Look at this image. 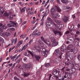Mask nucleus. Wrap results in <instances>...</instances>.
Wrapping results in <instances>:
<instances>
[{
    "mask_svg": "<svg viewBox=\"0 0 80 80\" xmlns=\"http://www.w3.org/2000/svg\"><path fill=\"white\" fill-rule=\"evenodd\" d=\"M58 15V13H52V14H51L53 18H56Z\"/></svg>",
    "mask_w": 80,
    "mask_h": 80,
    "instance_id": "9b49d317",
    "label": "nucleus"
},
{
    "mask_svg": "<svg viewBox=\"0 0 80 80\" xmlns=\"http://www.w3.org/2000/svg\"><path fill=\"white\" fill-rule=\"evenodd\" d=\"M49 77V79H47V80H50V78H51V77H52V74H50Z\"/></svg>",
    "mask_w": 80,
    "mask_h": 80,
    "instance_id": "5fc2aeb1",
    "label": "nucleus"
},
{
    "mask_svg": "<svg viewBox=\"0 0 80 80\" xmlns=\"http://www.w3.org/2000/svg\"><path fill=\"white\" fill-rule=\"evenodd\" d=\"M10 22H11L10 23V24H11V25H13V26L12 27H14V26H16V23L14 22H12L11 21H10Z\"/></svg>",
    "mask_w": 80,
    "mask_h": 80,
    "instance_id": "393cba45",
    "label": "nucleus"
},
{
    "mask_svg": "<svg viewBox=\"0 0 80 80\" xmlns=\"http://www.w3.org/2000/svg\"><path fill=\"white\" fill-rule=\"evenodd\" d=\"M68 33H70V31H67L65 33V34L66 35L68 34Z\"/></svg>",
    "mask_w": 80,
    "mask_h": 80,
    "instance_id": "4d7b16f0",
    "label": "nucleus"
},
{
    "mask_svg": "<svg viewBox=\"0 0 80 80\" xmlns=\"http://www.w3.org/2000/svg\"><path fill=\"white\" fill-rule=\"evenodd\" d=\"M59 31H54V33L55 35H56V34H57V33H58V32Z\"/></svg>",
    "mask_w": 80,
    "mask_h": 80,
    "instance_id": "ea45409f",
    "label": "nucleus"
},
{
    "mask_svg": "<svg viewBox=\"0 0 80 80\" xmlns=\"http://www.w3.org/2000/svg\"><path fill=\"white\" fill-rule=\"evenodd\" d=\"M78 52V49L76 48H75L73 51V53L74 54H76Z\"/></svg>",
    "mask_w": 80,
    "mask_h": 80,
    "instance_id": "5701e85b",
    "label": "nucleus"
},
{
    "mask_svg": "<svg viewBox=\"0 0 80 80\" xmlns=\"http://www.w3.org/2000/svg\"><path fill=\"white\" fill-rule=\"evenodd\" d=\"M52 36H53V35H50V36H49L50 38H51V39L53 38V37H52Z\"/></svg>",
    "mask_w": 80,
    "mask_h": 80,
    "instance_id": "680f3d73",
    "label": "nucleus"
},
{
    "mask_svg": "<svg viewBox=\"0 0 80 80\" xmlns=\"http://www.w3.org/2000/svg\"><path fill=\"white\" fill-rule=\"evenodd\" d=\"M27 48V47H26V46H25V45L22 47V49L23 50H25L26 48Z\"/></svg>",
    "mask_w": 80,
    "mask_h": 80,
    "instance_id": "8fccbe9b",
    "label": "nucleus"
},
{
    "mask_svg": "<svg viewBox=\"0 0 80 80\" xmlns=\"http://www.w3.org/2000/svg\"><path fill=\"white\" fill-rule=\"evenodd\" d=\"M72 47L73 45H69L67 48V49L68 50H68H70L71 48H72Z\"/></svg>",
    "mask_w": 80,
    "mask_h": 80,
    "instance_id": "412c9836",
    "label": "nucleus"
},
{
    "mask_svg": "<svg viewBox=\"0 0 80 80\" xmlns=\"http://www.w3.org/2000/svg\"><path fill=\"white\" fill-rule=\"evenodd\" d=\"M27 51L28 53L31 54V55L32 56V57L33 58H34V57H35L37 61H39V60H40L41 58V56H40V55H34L31 51L28 50H27Z\"/></svg>",
    "mask_w": 80,
    "mask_h": 80,
    "instance_id": "f257e3e1",
    "label": "nucleus"
},
{
    "mask_svg": "<svg viewBox=\"0 0 80 80\" xmlns=\"http://www.w3.org/2000/svg\"><path fill=\"white\" fill-rule=\"evenodd\" d=\"M22 76H23L24 77H27L28 75H29V73H26V74H21Z\"/></svg>",
    "mask_w": 80,
    "mask_h": 80,
    "instance_id": "7c9ffc66",
    "label": "nucleus"
},
{
    "mask_svg": "<svg viewBox=\"0 0 80 80\" xmlns=\"http://www.w3.org/2000/svg\"><path fill=\"white\" fill-rule=\"evenodd\" d=\"M67 78H71V75H70V73H67Z\"/></svg>",
    "mask_w": 80,
    "mask_h": 80,
    "instance_id": "f704fd0d",
    "label": "nucleus"
},
{
    "mask_svg": "<svg viewBox=\"0 0 80 80\" xmlns=\"http://www.w3.org/2000/svg\"><path fill=\"white\" fill-rule=\"evenodd\" d=\"M37 31H38V29H36L35 31L34 32H33V33H32V35H36V34H35V33H36V32H37Z\"/></svg>",
    "mask_w": 80,
    "mask_h": 80,
    "instance_id": "473e14b6",
    "label": "nucleus"
},
{
    "mask_svg": "<svg viewBox=\"0 0 80 80\" xmlns=\"http://www.w3.org/2000/svg\"><path fill=\"white\" fill-rule=\"evenodd\" d=\"M27 23V21H24L22 23V25H25Z\"/></svg>",
    "mask_w": 80,
    "mask_h": 80,
    "instance_id": "e2e57ef3",
    "label": "nucleus"
},
{
    "mask_svg": "<svg viewBox=\"0 0 80 80\" xmlns=\"http://www.w3.org/2000/svg\"><path fill=\"white\" fill-rule=\"evenodd\" d=\"M23 44V41L20 40L17 43L18 47H19L21 45Z\"/></svg>",
    "mask_w": 80,
    "mask_h": 80,
    "instance_id": "f8f14e48",
    "label": "nucleus"
},
{
    "mask_svg": "<svg viewBox=\"0 0 80 80\" xmlns=\"http://www.w3.org/2000/svg\"><path fill=\"white\" fill-rule=\"evenodd\" d=\"M55 7L56 8V9L57 10L58 12H61V10H62L60 9V7H59L58 6L55 5Z\"/></svg>",
    "mask_w": 80,
    "mask_h": 80,
    "instance_id": "2eb2a0df",
    "label": "nucleus"
},
{
    "mask_svg": "<svg viewBox=\"0 0 80 80\" xmlns=\"http://www.w3.org/2000/svg\"><path fill=\"white\" fill-rule=\"evenodd\" d=\"M80 30H77L76 32V34H79V33H80Z\"/></svg>",
    "mask_w": 80,
    "mask_h": 80,
    "instance_id": "de8ad7c7",
    "label": "nucleus"
},
{
    "mask_svg": "<svg viewBox=\"0 0 80 80\" xmlns=\"http://www.w3.org/2000/svg\"><path fill=\"white\" fill-rule=\"evenodd\" d=\"M59 61L58 60V59H56L55 60V62L56 63H59Z\"/></svg>",
    "mask_w": 80,
    "mask_h": 80,
    "instance_id": "72a5a7b5",
    "label": "nucleus"
},
{
    "mask_svg": "<svg viewBox=\"0 0 80 80\" xmlns=\"http://www.w3.org/2000/svg\"><path fill=\"white\" fill-rule=\"evenodd\" d=\"M62 10H67V9H70V7L68 6H62Z\"/></svg>",
    "mask_w": 80,
    "mask_h": 80,
    "instance_id": "dca6fc26",
    "label": "nucleus"
},
{
    "mask_svg": "<svg viewBox=\"0 0 80 80\" xmlns=\"http://www.w3.org/2000/svg\"><path fill=\"white\" fill-rule=\"evenodd\" d=\"M58 33H59L60 36H61V35H62V33H61L60 32H59Z\"/></svg>",
    "mask_w": 80,
    "mask_h": 80,
    "instance_id": "338daca9",
    "label": "nucleus"
},
{
    "mask_svg": "<svg viewBox=\"0 0 80 80\" xmlns=\"http://www.w3.org/2000/svg\"><path fill=\"white\" fill-rule=\"evenodd\" d=\"M17 38H16L15 39V40H14V44H16V43H17Z\"/></svg>",
    "mask_w": 80,
    "mask_h": 80,
    "instance_id": "864d4df0",
    "label": "nucleus"
},
{
    "mask_svg": "<svg viewBox=\"0 0 80 80\" xmlns=\"http://www.w3.org/2000/svg\"><path fill=\"white\" fill-rule=\"evenodd\" d=\"M68 41L67 42V44H70L71 43V44H73L75 42V39H74V38L72 37H71L68 38Z\"/></svg>",
    "mask_w": 80,
    "mask_h": 80,
    "instance_id": "f03ea898",
    "label": "nucleus"
},
{
    "mask_svg": "<svg viewBox=\"0 0 80 80\" xmlns=\"http://www.w3.org/2000/svg\"><path fill=\"white\" fill-rule=\"evenodd\" d=\"M32 42H33V39H31L29 42V43H28V45H31V44H32Z\"/></svg>",
    "mask_w": 80,
    "mask_h": 80,
    "instance_id": "e433bc0d",
    "label": "nucleus"
},
{
    "mask_svg": "<svg viewBox=\"0 0 80 80\" xmlns=\"http://www.w3.org/2000/svg\"><path fill=\"white\" fill-rule=\"evenodd\" d=\"M28 54V52H25L24 53V55H25V56H27Z\"/></svg>",
    "mask_w": 80,
    "mask_h": 80,
    "instance_id": "bf43d9fd",
    "label": "nucleus"
},
{
    "mask_svg": "<svg viewBox=\"0 0 80 80\" xmlns=\"http://www.w3.org/2000/svg\"><path fill=\"white\" fill-rule=\"evenodd\" d=\"M5 35L7 37H8V36H9V34H8V32H6L5 33Z\"/></svg>",
    "mask_w": 80,
    "mask_h": 80,
    "instance_id": "a19ab883",
    "label": "nucleus"
},
{
    "mask_svg": "<svg viewBox=\"0 0 80 80\" xmlns=\"http://www.w3.org/2000/svg\"><path fill=\"white\" fill-rule=\"evenodd\" d=\"M14 80H20L19 79H18V78H17V77H15L14 78Z\"/></svg>",
    "mask_w": 80,
    "mask_h": 80,
    "instance_id": "09e8293b",
    "label": "nucleus"
},
{
    "mask_svg": "<svg viewBox=\"0 0 80 80\" xmlns=\"http://www.w3.org/2000/svg\"><path fill=\"white\" fill-rule=\"evenodd\" d=\"M61 53V51H60V49H56L55 52L53 53V55L55 56H59Z\"/></svg>",
    "mask_w": 80,
    "mask_h": 80,
    "instance_id": "39448f33",
    "label": "nucleus"
},
{
    "mask_svg": "<svg viewBox=\"0 0 80 80\" xmlns=\"http://www.w3.org/2000/svg\"><path fill=\"white\" fill-rule=\"evenodd\" d=\"M67 48L66 47V46L65 45H63L61 47V49H60V51H61V52L62 53V52H65V49Z\"/></svg>",
    "mask_w": 80,
    "mask_h": 80,
    "instance_id": "0eeeda50",
    "label": "nucleus"
},
{
    "mask_svg": "<svg viewBox=\"0 0 80 80\" xmlns=\"http://www.w3.org/2000/svg\"><path fill=\"white\" fill-rule=\"evenodd\" d=\"M61 1L62 3L64 4H67L69 2V1L68 0H61Z\"/></svg>",
    "mask_w": 80,
    "mask_h": 80,
    "instance_id": "ddd939ff",
    "label": "nucleus"
},
{
    "mask_svg": "<svg viewBox=\"0 0 80 80\" xmlns=\"http://www.w3.org/2000/svg\"><path fill=\"white\" fill-rule=\"evenodd\" d=\"M57 11V9L56 7H53L51 9V14L53 15V13H54V12H55Z\"/></svg>",
    "mask_w": 80,
    "mask_h": 80,
    "instance_id": "6e6552de",
    "label": "nucleus"
},
{
    "mask_svg": "<svg viewBox=\"0 0 80 80\" xmlns=\"http://www.w3.org/2000/svg\"><path fill=\"white\" fill-rule=\"evenodd\" d=\"M9 18L11 20H12L13 19V15H11L9 17Z\"/></svg>",
    "mask_w": 80,
    "mask_h": 80,
    "instance_id": "a18cd8bd",
    "label": "nucleus"
},
{
    "mask_svg": "<svg viewBox=\"0 0 80 80\" xmlns=\"http://www.w3.org/2000/svg\"><path fill=\"white\" fill-rule=\"evenodd\" d=\"M49 12V11L48 10H47L46 11V13H47L48 14V12Z\"/></svg>",
    "mask_w": 80,
    "mask_h": 80,
    "instance_id": "69168bd1",
    "label": "nucleus"
},
{
    "mask_svg": "<svg viewBox=\"0 0 80 80\" xmlns=\"http://www.w3.org/2000/svg\"><path fill=\"white\" fill-rule=\"evenodd\" d=\"M58 45V42H54L52 43L51 45L52 46V47H55V46H57Z\"/></svg>",
    "mask_w": 80,
    "mask_h": 80,
    "instance_id": "4be33fe9",
    "label": "nucleus"
},
{
    "mask_svg": "<svg viewBox=\"0 0 80 80\" xmlns=\"http://www.w3.org/2000/svg\"><path fill=\"white\" fill-rule=\"evenodd\" d=\"M54 21L57 23V24H58L60 23V21L57 19H54Z\"/></svg>",
    "mask_w": 80,
    "mask_h": 80,
    "instance_id": "c756f323",
    "label": "nucleus"
},
{
    "mask_svg": "<svg viewBox=\"0 0 80 80\" xmlns=\"http://www.w3.org/2000/svg\"><path fill=\"white\" fill-rule=\"evenodd\" d=\"M23 66L27 70H29L32 67V65L30 63H24Z\"/></svg>",
    "mask_w": 80,
    "mask_h": 80,
    "instance_id": "423d86ee",
    "label": "nucleus"
},
{
    "mask_svg": "<svg viewBox=\"0 0 80 80\" xmlns=\"http://www.w3.org/2000/svg\"><path fill=\"white\" fill-rule=\"evenodd\" d=\"M46 43H45L46 44H47V45H48V46H49V47H50L51 46V42H50L49 41H47V40L46 41Z\"/></svg>",
    "mask_w": 80,
    "mask_h": 80,
    "instance_id": "f3484780",
    "label": "nucleus"
},
{
    "mask_svg": "<svg viewBox=\"0 0 80 80\" xmlns=\"http://www.w3.org/2000/svg\"><path fill=\"white\" fill-rule=\"evenodd\" d=\"M34 47L35 48H36V49L37 50L38 52H41V49L39 46H37L36 45H34Z\"/></svg>",
    "mask_w": 80,
    "mask_h": 80,
    "instance_id": "9d476101",
    "label": "nucleus"
},
{
    "mask_svg": "<svg viewBox=\"0 0 80 80\" xmlns=\"http://www.w3.org/2000/svg\"><path fill=\"white\" fill-rule=\"evenodd\" d=\"M51 42H57V40L55 39H52L51 40Z\"/></svg>",
    "mask_w": 80,
    "mask_h": 80,
    "instance_id": "c9c22d12",
    "label": "nucleus"
},
{
    "mask_svg": "<svg viewBox=\"0 0 80 80\" xmlns=\"http://www.w3.org/2000/svg\"><path fill=\"white\" fill-rule=\"evenodd\" d=\"M45 67L48 68H50V63H47L45 65Z\"/></svg>",
    "mask_w": 80,
    "mask_h": 80,
    "instance_id": "bb28decb",
    "label": "nucleus"
},
{
    "mask_svg": "<svg viewBox=\"0 0 80 80\" xmlns=\"http://www.w3.org/2000/svg\"><path fill=\"white\" fill-rule=\"evenodd\" d=\"M37 43L39 45L43 47V48H45L47 47V46L45 44H44V43L42 41L41 39H40L37 41Z\"/></svg>",
    "mask_w": 80,
    "mask_h": 80,
    "instance_id": "20e7f679",
    "label": "nucleus"
},
{
    "mask_svg": "<svg viewBox=\"0 0 80 80\" xmlns=\"http://www.w3.org/2000/svg\"><path fill=\"white\" fill-rule=\"evenodd\" d=\"M26 9V7H24L23 8H22V10L20 9V10L22 12H25V11Z\"/></svg>",
    "mask_w": 80,
    "mask_h": 80,
    "instance_id": "2f4dec72",
    "label": "nucleus"
},
{
    "mask_svg": "<svg viewBox=\"0 0 80 80\" xmlns=\"http://www.w3.org/2000/svg\"><path fill=\"white\" fill-rule=\"evenodd\" d=\"M8 27H12L13 26L12 25H11V24H8Z\"/></svg>",
    "mask_w": 80,
    "mask_h": 80,
    "instance_id": "c03bdc74",
    "label": "nucleus"
},
{
    "mask_svg": "<svg viewBox=\"0 0 80 80\" xmlns=\"http://www.w3.org/2000/svg\"><path fill=\"white\" fill-rule=\"evenodd\" d=\"M50 23H49V22H48L46 23V25L47 27V26H48V25L50 24Z\"/></svg>",
    "mask_w": 80,
    "mask_h": 80,
    "instance_id": "6e6d98bb",
    "label": "nucleus"
},
{
    "mask_svg": "<svg viewBox=\"0 0 80 80\" xmlns=\"http://www.w3.org/2000/svg\"><path fill=\"white\" fill-rule=\"evenodd\" d=\"M3 15H4V17H7L8 16L9 14V13H7V12H5L4 13Z\"/></svg>",
    "mask_w": 80,
    "mask_h": 80,
    "instance_id": "c85d7f7f",
    "label": "nucleus"
},
{
    "mask_svg": "<svg viewBox=\"0 0 80 80\" xmlns=\"http://www.w3.org/2000/svg\"><path fill=\"white\" fill-rule=\"evenodd\" d=\"M21 59L20 58L18 61H17L16 62V63H20V61H21Z\"/></svg>",
    "mask_w": 80,
    "mask_h": 80,
    "instance_id": "49530a36",
    "label": "nucleus"
},
{
    "mask_svg": "<svg viewBox=\"0 0 80 80\" xmlns=\"http://www.w3.org/2000/svg\"><path fill=\"white\" fill-rule=\"evenodd\" d=\"M23 50V49H20L19 50V52H22Z\"/></svg>",
    "mask_w": 80,
    "mask_h": 80,
    "instance_id": "052dcab7",
    "label": "nucleus"
},
{
    "mask_svg": "<svg viewBox=\"0 0 80 80\" xmlns=\"http://www.w3.org/2000/svg\"><path fill=\"white\" fill-rule=\"evenodd\" d=\"M26 36V34H25L24 35H21L20 37H22V38H24Z\"/></svg>",
    "mask_w": 80,
    "mask_h": 80,
    "instance_id": "4c0bfd02",
    "label": "nucleus"
},
{
    "mask_svg": "<svg viewBox=\"0 0 80 80\" xmlns=\"http://www.w3.org/2000/svg\"><path fill=\"white\" fill-rule=\"evenodd\" d=\"M53 24H52L51 23V22H50V24H48V25L47 26V27L48 28H50L52 27H53Z\"/></svg>",
    "mask_w": 80,
    "mask_h": 80,
    "instance_id": "a878e982",
    "label": "nucleus"
},
{
    "mask_svg": "<svg viewBox=\"0 0 80 80\" xmlns=\"http://www.w3.org/2000/svg\"><path fill=\"white\" fill-rule=\"evenodd\" d=\"M68 20V17L65 16H63V20L64 23H66V22H67Z\"/></svg>",
    "mask_w": 80,
    "mask_h": 80,
    "instance_id": "1a4fd4ad",
    "label": "nucleus"
},
{
    "mask_svg": "<svg viewBox=\"0 0 80 80\" xmlns=\"http://www.w3.org/2000/svg\"><path fill=\"white\" fill-rule=\"evenodd\" d=\"M73 52V50L72 49H69V50L68 51V53H69V52Z\"/></svg>",
    "mask_w": 80,
    "mask_h": 80,
    "instance_id": "58836bf2",
    "label": "nucleus"
},
{
    "mask_svg": "<svg viewBox=\"0 0 80 80\" xmlns=\"http://www.w3.org/2000/svg\"><path fill=\"white\" fill-rule=\"evenodd\" d=\"M6 28V27L5 25H3L2 27V29H5Z\"/></svg>",
    "mask_w": 80,
    "mask_h": 80,
    "instance_id": "603ef678",
    "label": "nucleus"
},
{
    "mask_svg": "<svg viewBox=\"0 0 80 80\" xmlns=\"http://www.w3.org/2000/svg\"><path fill=\"white\" fill-rule=\"evenodd\" d=\"M65 66L67 68V67H68V66L69 65V64H68V63H65Z\"/></svg>",
    "mask_w": 80,
    "mask_h": 80,
    "instance_id": "37998d69",
    "label": "nucleus"
},
{
    "mask_svg": "<svg viewBox=\"0 0 80 80\" xmlns=\"http://www.w3.org/2000/svg\"><path fill=\"white\" fill-rule=\"evenodd\" d=\"M42 55L43 56H44V57H47V55H48V50L45 49L44 48H43L42 51Z\"/></svg>",
    "mask_w": 80,
    "mask_h": 80,
    "instance_id": "7ed1b4c3",
    "label": "nucleus"
},
{
    "mask_svg": "<svg viewBox=\"0 0 80 80\" xmlns=\"http://www.w3.org/2000/svg\"><path fill=\"white\" fill-rule=\"evenodd\" d=\"M58 76H59V77H62V74H58Z\"/></svg>",
    "mask_w": 80,
    "mask_h": 80,
    "instance_id": "774afa93",
    "label": "nucleus"
},
{
    "mask_svg": "<svg viewBox=\"0 0 80 80\" xmlns=\"http://www.w3.org/2000/svg\"><path fill=\"white\" fill-rule=\"evenodd\" d=\"M10 30H11V31H15V29L14 28H10Z\"/></svg>",
    "mask_w": 80,
    "mask_h": 80,
    "instance_id": "79ce46f5",
    "label": "nucleus"
},
{
    "mask_svg": "<svg viewBox=\"0 0 80 80\" xmlns=\"http://www.w3.org/2000/svg\"><path fill=\"white\" fill-rule=\"evenodd\" d=\"M58 73V71L57 69H55L52 71V74L53 75H56Z\"/></svg>",
    "mask_w": 80,
    "mask_h": 80,
    "instance_id": "aec40b11",
    "label": "nucleus"
},
{
    "mask_svg": "<svg viewBox=\"0 0 80 80\" xmlns=\"http://www.w3.org/2000/svg\"><path fill=\"white\" fill-rule=\"evenodd\" d=\"M41 39L42 40L43 42H44V43H46L47 40H45V39L42 36L41 37Z\"/></svg>",
    "mask_w": 80,
    "mask_h": 80,
    "instance_id": "cd10ccee",
    "label": "nucleus"
},
{
    "mask_svg": "<svg viewBox=\"0 0 80 80\" xmlns=\"http://www.w3.org/2000/svg\"><path fill=\"white\" fill-rule=\"evenodd\" d=\"M5 12L4 11V10L3 9V7H0V13H2V14H3V12Z\"/></svg>",
    "mask_w": 80,
    "mask_h": 80,
    "instance_id": "a211bd4d",
    "label": "nucleus"
},
{
    "mask_svg": "<svg viewBox=\"0 0 80 80\" xmlns=\"http://www.w3.org/2000/svg\"><path fill=\"white\" fill-rule=\"evenodd\" d=\"M47 20H48V21H49V22H50L51 23L52 25V24H53L54 22L53 21L52 19V18H51L50 17H48L47 18Z\"/></svg>",
    "mask_w": 80,
    "mask_h": 80,
    "instance_id": "4468645a",
    "label": "nucleus"
},
{
    "mask_svg": "<svg viewBox=\"0 0 80 80\" xmlns=\"http://www.w3.org/2000/svg\"><path fill=\"white\" fill-rule=\"evenodd\" d=\"M41 34V32H39L37 35H38V36H39L40 35V34Z\"/></svg>",
    "mask_w": 80,
    "mask_h": 80,
    "instance_id": "13d9d810",
    "label": "nucleus"
},
{
    "mask_svg": "<svg viewBox=\"0 0 80 80\" xmlns=\"http://www.w3.org/2000/svg\"><path fill=\"white\" fill-rule=\"evenodd\" d=\"M53 25H55V27H56V30H58V28H59V26H60V25L59 24H56L54 22V23L53 24Z\"/></svg>",
    "mask_w": 80,
    "mask_h": 80,
    "instance_id": "6ab92c4d",
    "label": "nucleus"
},
{
    "mask_svg": "<svg viewBox=\"0 0 80 80\" xmlns=\"http://www.w3.org/2000/svg\"><path fill=\"white\" fill-rule=\"evenodd\" d=\"M78 59L80 61V54L78 55Z\"/></svg>",
    "mask_w": 80,
    "mask_h": 80,
    "instance_id": "3c124183",
    "label": "nucleus"
},
{
    "mask_svg": "<svg viewBox=\"0 0 80 80\" xmlns=\"http://www.w3.org/2000/svg\"><path fill=\"white\" fill-rule=\"evenodd\" d=\"M35 49H32V52H35Z\"/></svg>",
    "mask_w": 80,
    "mask_h": 80,
    "instance_id": "0e129e2a",
    "label": "nucleus"
},
{
    "mask_svg": "<svg viewBox=\"0 0 80 80\" xmlns=\"http://www.w3.org/2000/svg\"><path fill=\"white\" fill-rule=\"evenodd\" d=\"M17 55H15L14 56H12V55L10 57V58H11V60H13V59H14V58H15L16 57H17Z\"/></svg>",
    "mask_w": 80,
    "mask_h": 80,
    "instance_id": "b1692460",
    "label": "nucleus"
}]
</instances>
